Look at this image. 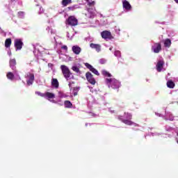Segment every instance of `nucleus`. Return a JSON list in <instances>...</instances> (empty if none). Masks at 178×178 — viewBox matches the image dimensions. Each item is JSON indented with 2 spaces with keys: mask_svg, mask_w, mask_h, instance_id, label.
Segmentation results:
<instances>
[{
  "mask_svg": "<svg viewBox=\"0 0 178 178\" xmlns=\"http://www.w3.org/2000/svg\"><path fill=\"white\" fill-rule=\"evenodd\" d=\"M106 83L109 88L116 90L120 87V82L115 78L106 79Z\"/></svg>",
  "mask_w": 178,
  "mask_h": 178,
  "instance_id": "1",
  "label": "nucleus"
},
{
  "mask_svg": "<svg viewBox=\"0 0 178 178\" xmlns=\"http://www.w3.org/2000/svg\"><path fill=\"white\" fill-rule=\"evenodd\" d=\"M60 70L62 71V73L65 77V79H70V76H72V72H70V70H69V67L65 65H60Z\"/></svg>",
  "mask_w": 178,
  "mask_h": 178,
  "instance_id": "2",
  "label": "nucleus"
},
{
  "mask_svg": "<svg viewBox=\"0 0 178 178\" xmlns=\"http://www.w3.org/2000/svg\"><path fill=\"white\" fill-rule=\"evenodd\" d=\"M25 79H28L26 80V84L27 86H32L33 83H34V74L31 72H27L25 75Z\"/></svg>",
  "mask_w": 178,
  "mask_h": 178,
  "instance_id": "3",
  "label": "nucleus"
},
{
  "mask_svg": "<svg viewBox=\"0 0 178 178\" xmlns=\"http://www.w3.org/2000/svg\"><path fill=\"white\" fill-rule=\"evenodd\" d=\"M67 24H68V26H77V24H79V21L74 16H70L67 19Z\"/></svg>",
  "mask_w": 178,
  "mask_h": 178,
  "instance_id": "4",
  "label": "nucleus"
},
{
  "mask_svg": "<svg viewBox=\"0 0 178 178\" xmlns=\"http://www.w3.org/2000/svg\"><path fill=\"white\" fill-rule=\"evenodd\" d=\"M102 38L104 40H112L113 36H112V33L108 31H104L101 33Z\"/></svg>",
  "mask_w": 178,
  "mask_h": 178,
  "instance_id": "5",
  "label": "nucleus"
},
{
  "mask_svg": "<svg viewBox=\"0 0 178 178\" xmlns=\"http://www.w3.org/2000/svg\"><path fill=\"white\" fill-rule=\"evenodd\" d=\"M14 46L16 48V51H20L23 48V41H22V39H15Z\"/></svg>",
  "mask_w": 178,
  "mask_h": 178,
  "instance_id": "6",
  "label": "nucleus"
},
{
  "mask_svg": "<svg viewBox=\"0 0 178 178\" xmlns=\"http://www.w3.org/2000/svg\"><path fill=\"white\" fill-rule=\"evenodd\" d=\"M152 49L154 54H159V52L162 51V44H161V43H154L152 47Z\"/></svg>",
  "mask_w": 178,
  "mask_h": 178,
  "instance_id": "7",
  "label": "nucleus"
},
{
  "mask_svg": "<svg viewBox=\"0 0 178 178\" xmlns=\"http://www.w3.org/2000/svg\"><path fill=\"white\" fill-rule=\"evenodd\" d=\"M86 77L88 81L94 86L95 84V79H94V76H92V74L91 72H86Z\"/></svg>",
  "mask_w": 178,
  "mask_h": 178,
  "instance_id": "8",
  "label": "nucleus"
},
{
  "mask_svg": "<svg viewBox=\"0 0 178 178\" xmlns=\"http://www.w3.org/2000/svg\"><path fill=\"white\" fill-rule=\"evenodd\" d=\"M36 94H38V95H40V97H47V98L49 99H54V98H55V94L51 92H46L45 94H42L41 92H36Z\"/></svg>",
  "mask_w": 178,
  "mask_h": 178,
  "instance_id": "9",
  "label": "nucleus"
},
{
  "mask_svg": "<svg viewBox=\"0 0 178 178\" xmlns=\"http://www.w3.org/2000/svg\"><path fill=\"white\" fill-rule=\"evenodd\" d=\"M85 65L86 66V67L88 69H89V70L90 72H92V73H94V74H96V76H99V72H98V70H97V69L94 68V67H92V65H90L88 63H86L85 64Z\"/></svg>",
  "mask_w": 178,
  "mask_h": 178,
  "instance_id": "10",
  "label": "nucleus"
},
{
  "mask_svg": "<svg viewBox=\"0 0 178 178\" xmlns=\"http://www.w3.org/2000/svg\"><path fill=\"white\" fill-rule=\"evenodd\" d=\"M163 65H165V61L159 60L156 64V70L157 72H162V69H163Z\"/></svg>",
  "mask_w": 178,
  "mask_h": 178,
  "instance_id": "11",
  "label": "nucleus"
},
{
  "mask_svg": "<svg viewBox=\"0 0 178 178\" xmlns=\"http://www.w3.org/2000/svg\"><path fill=\"white\" fill-rule=\"evenodd\" d=\"M122 6L125 10H131V5L127 0L122 1Z\"/></svg>",
  "mask_w": 178,
  "mask_h": 178,
  "instance_id": "12",
  "label": "nucleus"
},
{
  "mask_svg": "<svg viewBox=\"0 0 178 178\" xmlns=\"http://www.w3.org/2000/svg\"><path fill=\"white\" fill-rule=\"evenodd\" d=\"M72 51L75 54V55H80L81 48L78 45L72 46Z\"/></svg>",
  "mask_w": 178,
  "mask_h": 178,
  "instance_id": "13",
  "label": "nucleus"
},
{
  "mask_svg": "<svg viewBox=\"0 0 178 178\" xmlns=\"http://www.w3.org/2000/svg\"><path fill=\"white\" fill-rule=\"evenodd\" d=\"M90 47L92 49H95L97 52H101V44L90 43Z\"/></svg>",
  "mask_w": 178,
  "mask_h": 178,
  "instance_id": "14",
  "label": "nucleus"
},
{
  "mask_svg": "<svg viewBox=\"0 0 178 178\" xmlns=\"http://www.w3.org/2000/svg\"><path fill=\"white\" fill-rule=\"evenodd\" d=\"M51 86L56 90L59 88V81H58L57 79L54 78L51 79Z\"/></svg>",
  "mask_w": 178,
  "mask_h": 178,
  "instance_id": "15",
  "label": "nucleus"
},
{
  "mask_svg": "<svg viewBox=\"0 0 178 178\" xmlns=\"http://www.w3.org/2000/svg\"><path fill=\"white\" fill-rule=\"evenodd\" d=\"M9 63L12 70H16V59H10Z\"/></svg>",
  "mask_w": 178,
  "mask_h": 178,
  "instance_id": "16",
  "label": "nucleus"
},
{
  "mask_svg": "<svg viewBox=\"0 0 178 178\" xmlns=\"http://www.w3.org/2000/svg\"><path fill=\"white\" fill-rule=\"evenodd\" d=\"M4 45L6 48H10V46L12 45V39L11 38L6 39Z\"/></svg>",
  "mask_w": 178,
  "mask_h": 178,
  "instance_id": "17",
  "label": "nucleus"
},
{
  "mask_svg": "<svg viewBox=\"0 0 178 178\" xmlns=\"http://www.w3.org/2000/svg\"><path fill=\"white\" fill-rule=\"evenodd\" d=\"M6 77L8 79V80H10L11 81H13L15 80V74L12 72H9L6 74Z\"/></svg>",
  "mask_w": 178,
  "mask_h": 178,
  "instance_id": "18",
  "label": "nucleus"
},
{
  "mask_svg": "<svg viewBox=\"0 0 178 178\" xmlns=\"http://www.w3.org/2000/svg\"><path fill=\"white\" fill-rule=\"evenodd\" d=\"M72 3V0H62L61 1V5L64 7L66 8L67 5H70V3Z\"/></svg>",
  "mask_w": 178,
  "mask_h": 178,
  "instance_id": "19",
  "label": "nucleus"
},
{
  "mask_svg": "<svg viewBox=\"0 0 178 178\" xmlns=\"http://www.w3.org/2000/svg\"><path fill=\"white\" fill-rule=\"evenodd\" d=\"M171 45H172V40H170V39L169 38L165 39L164 42V47H165L166 48H170Z\"/></svg>",
  "mask_w": 178,
  "mask_h": 178,
  "instance_id": "20",
  "label": "nucleus"
},
{
  "mask_svg": "<svg viewBox=\"0 0 178 178\" xmlns=\"http://www.w3.org/2000/svg\"><path fill=\"white\" fill-rule=\"evenodd\" d=\"M122 123H124V124H127V126H132V124H134V122L130 120H122Z\"/></svg>",
  "mask_w": 178,
  "mask_h": 178,
  "instance_id": "21",
  "label": "nucleus"
},
{
  "mask_svg": "<svg viewBox=\"0 0 178 178\" xmlns=\"http://www.w3.org/2000/svg\"><path fill=\"white\" fill-rule=\"evenodd\" d=\"M64 105H65V108H72V106H73V104L69 100L65 101Z\"/></svg>",
  "mask_w": 178,
  "mask_h": 178,
  "instance_id": "22",
  "label": "nucleus"
},
{
  "mask_svg": "<svg viewBox=\"0 0 178 178\" xmlns=\"http://www.w3.org/2000/svg\"><path fill=\"white\" fill-rule=\"evenodd\" d=\"M167 86L168 87V88H175V82H173L172 81H168L167 82Z\"/></svg>",
  "mask_w": 178,
  "mask_h": 178,
  "instance_id": "23",
  "label": "nucleus"
},
{
  "mask_svg": "<svg viewBox=\"0 0 178 178\" xmlns=\"http://www.w3.org/2000/svg\"><path fill=\"white\" fill-rule=\"evenodd\" d=\"M102 74H103V76H106L107 77H112V74L106 70H103L102 72Z\"/></svg>",
  "mask_w": 178,
  "mask_h": 178,
  "instance_id": "24",
  "label": "nucleus"
},
{
  "mask_svg": "<svg viewBox=\"0 0 178 178\" xmlns=\"http://www.w3.org/2000/svg\"><path fill=\"white\" fill-rule=\"evenodd\" d=\"M68 10H72V12L76 10V9H79V6L77 5H74L72 6L67 7Z\"/></svg>",
  "mask_w": 178,
  "mask_h": 178,
  "instance_id": "25",
  "label": "nucleus"
},
{
  "mask_svg": "<svg viewBox=\"0 0 178 178\" xmlns=\"http://www.w3.org/2000/svg\"><path fill=\"white\" fill-rule=\"evenodd\" d=\"M72 70H73V72H75V73H80V68H79L77 66H72Z\"/></svg>",
  "mask_w": 178,
  "mask_h": 178,
  "instance_id": "26",
  "label": "nucleus"
},
{
  "mask_svg": "<svg viewBox=\"0 0 178 178\" xmlns=\"http://www.w3.org/2000/svg\"><path fill=\"white\" fill-rule=\"evenodd\" d=\"M124 116H126V118L128 120H131L132 118H133V115H131V113H124Z\"/></svg>",
  "mask_w": 178,
  "mask_h": 178,
  "instance_id": "27",
  "label": "nucleus"
},
{
  "mask_svg": "<svg viewBox=\"0 0 178 178\" xmlns=\"http://www.w3.org/2000/svg\"><path fill=\"white\" fill-rule=\"evenodd\" d=\"M114 55H115V56H117L118 58H120V56H122V54L120 53V51H119V50L115 51L114 53Z\"/></svg>",
  "mask_w": 178,
  "mask_h": 178,
  "instance_id": "28",
  "label": "nucleus"
},
{
  "mask_svg": "<svg viewBox=\"0 0 178 178\" xmlns=\"http://www.w3.org/2000/svg\"><path fill=\"white\" fill-rule=\"evenodd\" d=\"M88 5L91 7V6H95V2L94 1H88Z\"/></svg>",
  "mask_w": 178,
  "mask_h": 178,
  "instance_id": "29",
  "label": "nucleus"
},
{
  "mask_svg": "<svg viewBox=\"0 0 178 178\" xmlns=\"http://www.w3.org/2000/svg\"><path fill=\"white\" fill-rule=\"evenodd\" d=\"M18 16L19 17H23L24 16V12L23 11L18 12Z\"/></svg>",
  "mask_w": 178,
  "mask_h": 178,
  "instance_id": "30",
  "label": "nucleus"
},
{
  "mask_svg": "<svg viewBox=\"0 0 178 178\" xmlns=\"http://www.w3.org/2000/svg\"><path fill=\"white\" fill-rule=\"evenodd\" d=\"M61 49H64L65 51H67V46H66V45L62 46Z\"/></svg>",
  "mask_w": 178,
  "mask_h": 178,
  "instance_id": "31",
  "label": "nucleus"
},
{
  "mask_svg": "<svg viewBox=\"0 0 178 178\" xmlns=\"http://www.w3.org/2000/svg\"><path fill=\"white\" fill-rule=\"evenodd\" d=\"M118 119H119V120H121V122H123V120H124L122 118V116H118Z\"/></svg>",
  "mask_w": 178,
  "mask_h": 178,
  "instance_id": "32",
  "label": "nucleus"
},
{
  "mask_svg": "<svg viewBox=\"0 0 178 178\" xmlns=\"http://www.w3.org/2000/svg\"><path fill=\"white\" fill-rule=\"evenodd\" d=\"M76 95H77V92H74V97H76Z\"/></svg>",
  "mask_w": 178,
  "mask_h": 178,
  "instance_id": "33",
  "label": "nucleus"
},
{
  "mask_svg": "<svg viewBox=\"0 0 178 178\" xmlns=\"http://www.w3.org/2000/svg\"><path fill=\"white\" fill-rule=\"evenodd\" d=\"M85 1H86V2H89L90 0H85Z\"/></svg>",
  "mask_w": 178,
  "mask_h": 178,
  "instance_id": "34",
  "label": "nucleus"
},
{
  "mask_svg": "<svg viewBox=\"0 0 178 178\" xmlns=\"http://www.w3.org/2000/svg\"><path fill=\"white\" fill-rule=\"evenodd\" d=\"M44 12V10H42V13Z\"/></svg>",
  "mask_w": 178,
  "mask_h": 178,
  "instance_id": "35",
  "label": "nucleus"
},
{
  "mask_svg": "<svg viewBox=\"0 0 178 178\" xmlns=\"http://www.w3.org/2000/svg\"><path fill=\"white\" fill-rule=\"evenodd\" d=\"M111 50H112V49L110 48V51H111Z\"/></svg>",
  "mask_w": 178,
  "mask_h": 178,
  "instance_id": "36",
  "label": "nucleus"
},
{
  "mask_svg": "<svg viewBox=\"0 0 178 178\" xmlns=\"http://www.w3.org/2000/svg\"><path fill=\"white\" fill-rule=\"evenodd\" d=\"M51 102H54V100H51Z\"/></svg>",
  "mask_w": 178,
  "mask_h": 178,
  "instance_id": "37",
  "label": "nucleus"
}]
</instances>
